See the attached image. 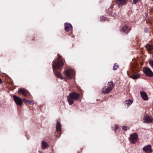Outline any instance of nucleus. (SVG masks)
I'll return each mask as SVG.
<instances>
[{
	"instance_id": "obj_11",
	"label": "nucleus",
	"mask_w": 153,
	"mask_h": 153,
	"mask_svg": "<svg viewBox=\"0 0 153 153\" xmlns=\"http://www.w3.org/2000/svg\"><path fill=\"white\" fill-rule=\"evenodd\" d=\"M140 95L142 99L145 100H148V97L146 93L144 91L140 92Z\"/></svg>"
},
{
	"instance_id": "obj_4",
	"label": "nucleus",
	"mask_w": 153,
	"mask_h": 153,
	"mask_svg": "<svg viewBox=\"0 0 153 153\" xmlns=\"http://www.w3.org/2000/svg\"><path fill=\"white\" fill-rule=\"evenodd\" d=\"M74 71L71 69L66 70L65 71V74L66 76L68 79H71L75 75Z\"/></svg>"
},
{
	"instance_id": "obj_26",
	"label": "nucleus",
	"mask_w": 153,
	"mask_h": 153,
	"mask_svg": "<svg viewBox=\"0 0 153 153\" xmlns=\"http://www.w3.org/2000/svg\"><path fill=\"white\" fill-rule=\"evenodd\" d=\"M23 100H24V101L25 102H26L27 103H28L29 100H27L26 99H23Z\"/></svg>"
},
{
	"instance_id": "obj_33",
	"label": "nucleus",
	"mask_w": 153,
	"mask_h": 153,
	"mask_svg": "<svg viewBox=\"0 0 153 153\" xmlns=\"http://www.w3.org/2000/svg\"><path fill=\"white\" fill-rule=\"evenodd\" d=\"M152 1H153V0H152Z\"/></svg>"
},
{
	"instance_id": "obj_8",
	"label": "nucleus",
	"mask_w": 153,
	"mask_h": 153,
	"mask_svg": "<svg viewBox=\"0 0 153 153\" xmlns=\"http://www.w3.org/2000/svg\"><path fill=\"white\" fill-rule=\"evenodd\" d=\"M13 99L16 103V104L19 105H21L22 103V99L19 97H17L15 95L13 96Z\"/></svg>"
},
{
	"instance_id": "obj_10",
	"label": "nucleus",
	"mask_w": 153,
	"mask_h": 153,
	"mask_svg": "<svg viewBox=\"0 0 153 153\" xmlns=\"http://www.w3.org/2000/svg\"><path fill=\"white\" fill-rule=\"evenodd\" d=\"M130 30V28L126 25L123 26L120 29V31L125 34H127L128 33Z\"/></svg>"
},
{
	"instance_id": "obj_3",
	"label": "nucleus",
	"mask_w": 153,
	"mask_h": 153,
	"mask_svg": "<svg viewBox=\"0 0 153 153\" xmlns=\"http://www.w3.org/2000/svg\"><path fill=\"white\" fill-rule=\"evenodd\" d=\"M113 85L112 82H109L107 86L104 87L102 90V92L104 94H107L110 92L112 90Z\"/></svg>"
},
{
	"instance_id": "obj_25",
	"label": "nucleus",
	"mask_w": 153,
	"mask_h": 153,
	"mask_svg": "<svg viewBox=\"0 0 153 153\" xmlns=\"http://www.w3.org/2000/svg\"><path fill=\"white\" fill-rule=\"evenodd\" d=\"M28 103H29L30 104L33 105L34 104V102L32 101L29 100V101Z\"/></svg>"
},
{
	"instance_id": "obj_7",
	"label": "nucleus",
	"mask_w": 153,
	"mask_h": 153,
	"mask_svg": "<svg viewBox=\"0 0 153 153\" xmlns=\"http://www.w3.org/2000/svg\"><path fill=\"white\" fill-rule=\"evenodd\" d=\"M137 138V135L136 133L131 134L129 138V140L131 143H134L136 141Z\"/></svg>"
},
{
	"instance_id": "obj_22",
	"label": "nucleus",
	"mask_w": 153,
	"mask_h": 153,
	"mask_svg": "<svg viewBox=\"0 0 153 153\" xmlns=\"http://www.w3.org/2000/svg\"><path fill=\"white\" fill-rule=\"evenodd\" d=\"M122 127V129L125 131L127 130L129 128V127H128V126H123Z\"/></svg>"
},
{
	"instance_id": "obj_28",
	"label": "nucleus",
	"mask_w": 153,
	"mask_h": 153,
	"mask_svg": "<svg viewBox=\"0 0 153 153\" xmlns=\"http://www.w3.org/2000/svg\"><path fill=\"white\" fill-rule=\"evenodd\" d=\"M112 8V7H110V8H109V9H110L111 10Z\"/></svg>"
},
{
	"instance_id": "obj_23",
	"label": "nucleus",
	"mask_w": 153,
	"mask_h": 153,
	"mask_svg": "<svg viewBox=\"0 0 153 153\" xmlns=\"http://www.w3.org/2000/svg\"><path fill=\"white\" fill-rule=\"evenodd\" d=\"M149 64L153 68V60H151L150 61Z\"/></svg>"
},
{
	"instance_id": "obj_2",
	"label": "nucleus",
	"mask_w": 153,
	"mask_h": 153,
	"mask_svg": "<svg viewBox=\"0 0 153 153\" xmlns=\"http://www.w3.org/2000/svg\"><path fill=\"white\" fill-rule=\"evenodd\" d=\"M79 98V95L77 93L74 92L69 94L67 100L69 104L71 105L74 103V100H77Z\"/></svg>"
},
{
	"instance_id": "obj_15",
	"label": "nucleus",
	"mask_w": 153,
	"mask_h": 153,
	"mask_svg": "<svg viewBox=\"0 0 153 153\" xmlns=\"http://www.w3.org/2000/svg\"><path fill=\"white\" fill-rule=\"evenodd\" d=\"M61 125L60 122L58 121H57L56 125V130L57 132H59L61 130Z\"/></svg>"
},
{
	"instance_id": "obj_16",
	"label": "nucleus",
	"mask_w": 153,
	"mask_h": 153,
	"mask_svg": "<svg viewBox=\"0 0 153 153\" xmlns=\"http://www.w3.org/2000/svg\"><path fill=\"white\" fill-rule=\"evenodd\" d=\"M133 102V100H126L125 101V106H127V107H128Z\"/></svg>"
},
{
	"instance_id": "obj_5",
	"label": "nucleus",
	"mask_w": 153,
	"mask_h": 153,
	"mask_svg": "<svg viewBox=\"0 0 153 153\" xmlns=\"http://www.w3.org/2000/svg\"><path fill=\"white\" fill-rule=\"evenodd\" d=\"M143 121L144 123H152L153 122V118L151 116L146 114L145 115L143 119Z\"/></svg>"
},
{
	"instance_id": "obj_19",
	"label": "nucleus",
	"mask_w": 153,
	"mask_h": 153,
	"mask_svg": "<svg viewBox=\"0 0 153 153\" xmlns=\"http://www.w3.org/2000/svg\"><path fill=\"white\" fill-rule=\"evenodd\" d=\"M146 48L149 51H151L153 49V46L149 44L146 45Z\"/></svg>"
},
{
	"instance_id": "obj_21",
	"label": "nucleus",
	"mask_w": 153,
	"mask_h": 153,
	"mask_svg": "<svg viewBox=\"0 0 153 153\" xmlns=\"http://www.w3.org/2000/svg\"><path fill=\"white\" fill-rule=\"evenodd\" d=\"M118 68V66L117 64L116 63L114 64V66L113 67V69L114 70H116Z\"/></svg>"
},
{
	"instance_id": "obj_1",
	"label": "nucleus",
	"mask_w": 153,
	"mask_h": 153,
	"mask_svg": "<svg viewBox=\"0 0 153 153\" xmlns=\"http://www.w3.org/2000/svg\"><path fill=\"white\" fill-rule=\"evenodd\" d=\"M58 58L56 60L54 61L53 62L52 68L56 76L58 78L62 79L63 76L58 71L60 70L64 65V63L61 56L58 55Z\"/></svg>"
},
{
	"instance_id": "obj_34",
	"label": "nucleus",
	"mask_w": 153,
	"mask_h": 153,
	"mask_svg": "<svg viewBox=\"0 0 153 153\" xmlns=\"http://www.w3.org/2000/svg\"><path fill=\"white\" fill-rule=\"evenodd\" d=\"M41 153V152H40V153Z\"/></svg>"
},
{
	"instance_id": "obj_31",
	"label": "nucleus",
	"mask_w": 153,
	"mask_h": 153,
	"mask_svg": "<svg viewBox=\"0 0 153 153\" xmlns=\"http://www.w3.org/2000/svg\"><path fill=\"white\" fill-rule=\"evenodd\" d=\"M56 136L57 137H58V136L57 135H56Z\"/></svg>"
},
{
	"instance_id": "obj_9",
	"label": "nucleus",
	"mask_w": 153,
	"mask_h": 153,
	"mask_svg": "<svg viewBox=\"0 0 153 153\" xmlns=\"http://www.w3.org/2000/svg\"><path fill=\"white\" fill-rule=\"evenodd\" d=\"M151 147V146L150 145H148L144 147L143 148V151L146 153H151L152 152Z\"/></svg>"
},
{
	"instance_id": "obj_32",
	"label": "nucleus",
	"mask_w": 153,
	"mask_h": 153,
	"mask_svg": "<svg viewBox=\"0 0 153 153\" xmlns=\"http://www.w3.org/2000/svg\"><path fill=\"white\" fill-rule=\"evenodd\" d=\"M152 57L153 58V55H152Z\"/></svg>"
},
{
	"instance_id": "obj_12",
	"label": "nucleus",
	"mask_w": 153,
	"mask_h": 153,
	"mask_svg": "<svg viewBox=\"0 0 153 153\" xmlns=\"http://www.w3.org/2000/svg\"><path fill=\"white\" fill-rule=\"evenodd\" d=\"M127 0H117L116 4L119 6L124 5L127 2Z\"/></svg>"
},
{
	"instance_id": "obj_17",
	"label": "nucleus",
	"mask_w": 153,
	"mask_h": 153,
	"mask_svg": "<svg viewBox=\"0 0 153 153\" xmlns=\"http://www.w3.org/2000/svg\"><path fill=\"white\" fill-rule=\"evenodd\" d=\"M129 76L133 79H138L140 77V75L139 74H134L132 75H128Z\"/></svg>"
},
{
	"instance_id": "obj_6",
	"label": "nucleus",
	"mask_w": 153,
	"mask_h": 153,
	"mask_svg": "<svg viewBox=\"0 0 153 153\" xmlns=\"http://www.w3.org/2000/svg\"><path fill=\"white\" fill-rule=\"evenodd\" d=\"M143 71L147 75L150 77L153 76V73L149 68H144Z\"/></svg>"
},
{
	"instance_id": "obj_14",
	"label": "nucleus",
	"mask_w": 153,
	"mask_h": 153,
	"mask_svg": "<svg viewBox=\"0 0 153 153\" xmlns=\"http://www.w3.org/2000/svg\"><path fill=\"white\" fill-rule=\"evenodd\" d=\"M27 92V91L23 88L19 89L18 91V93H20L25 96H26Z\"/></svg>"
},
{
	"instance_id": "obj_24",
	"label": "nucleus",
	"mask_w": 153,
	"mask_h": 153,
	"mask_svg": "<svg viewBox=\"0 0 153 153\" xmlns=\"http://www.w3.org/2000/svg\"><path fill=\"white\" fill-rule=\"evenodd\" d=\"M141 0H133L134 3L136 4L138 2L140 1Z\"/></svg>"
},
{
	"instance_id": "obj_18",
	"label": "nucleus",
	"mask_w": 153,
	"mask_h": 153,
	"mask_svg": "<svg viewBox=\"0 0 153 153\" xmlns=\"http://www.w3.org/2000/svg\"><path fill=\"white\" fill-rule=\"evenodd\" d=\"M42 146L43 149H46L48 146V143L44 141H42Z\"/></svg>"
},
{
	"instance_id": "obj_30",
	"label": "nucleus",
	"mask_w": 153,
	"mask_h": 153,
	"mask_svg": "<svg viewBox=\"0 0 153 153\" xmlns=\"http://www.w3.org/2000/svg\"><path fill=\"white\" fill-rule=\"evenodd\" d=\"M112 16H114L115 17V16L114 15H113Z\"/></svg>"
},
{
	"instance_id": "obj_29",
	"label": "nucleus",
	"mask_w": 153,
	"mask_h": 153,
	"mask_svg": "<svg viewBox=\"0 0 153 153\" xmlns=\"http://www.w3.org/2000/svg\"><path fill=\"white\" fill-rule=\"evenodd\" d=\"M59 137L60 136V135L61 134H60L59 133Z\"/></svg>"
},
{
	"instance_id": "obj_27",
	"label": "nucleus",
	"mask_w": 153,
	"mask_h": 153,
	"mask_svg": "<svg viewBox=\"0 0 153 153\" xmlns=\"http://www.w3.org/2000/svg\"><path fill=\"white\" fill-rule=\"evenodd\" d=\"M118 128V125H116L115 127V130H116Z\"/></svg>"
},
{
	"instance_id": "obj_13",
	"label": "nucleus",
	"mask_w": 153,
	"mask_h": 153,
	"mask_svg": "<svg viewBox=\"0 0 153 153\" xmlns=\"http://www.w3.org/2000/svg\"><path fill=\"white\" fill-rule=\"evenodd\" d=\"M65 25V30L67 31H69L72 28L71 25L69 23H66Z\"/></svg>"
},
{
	"instance_id": "obj_20",
	"label": "nucleus",
	"mask_w": 153,
	"mask_h": 153,
	"mask_svg": "<svg viewBox=\"0 0 153 153\" xmlns=\"http://www.w3.org/2000/svg\"><path fill=\"white\" fill-rule=\"evenodd\" d=\"M100 20L102 21H104L107 20V19L106 18H105L103 16H102L100 18Z\"/></svg>"
}]
</instances>
